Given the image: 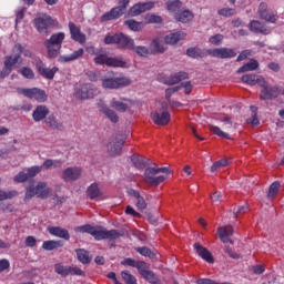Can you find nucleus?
I'll list each match as a JSON object with an SVG mask.
<instances>
[{"label":"nucleus","instance_id":"obj_1","mask_svg":"<svg viewBox=\"0 0 284 284\" xmlns=\"http://www.w3.org/2000/svg\"><path fill=\"white\" fill-rule=\"evenodd\" d=\"M75 232H80L82 234H89L91 235L94 241H104V240H110V241H114L118 240L120 237L124 236V231L122 230H106L105 227L102 226H92L91 224H84L81 226H78V229H75Z\"/></svg>","mask_w":284,"mask_h":284},{"label":"nucleus","instance_id":"obj_2","mask_svg":"<svg viewBox=\"0 0 284 284\" xmlns=\"http://www.w3.org/2000/svg\"><path fill=\"white\" fill-rule=\"evenodd\" d=\"M65 40L64 32H55L44 40V48H47V57L49 59H57L61 54L63 41Z\"/></svg>","mask_w":284,"mask_h":284},{"label":"nucleus","instance_id":"obj_3","mask_svg":"<svg viewBox=\"0 0 284 284\" xmlns=\"http://www.w3.org/2000/svg\"><path fill=\"white\" fill-rule=\"evenodd\" d=\"M103 43L105 45H116L120 50H133L134 48V39L126 36L123 32L106 34L103 39Z\"/></svg>","mask_w":284,"mask_h":284},{"label":"nucleus","instance_id":"obj_4","mask_svg":"<svg viewBox=\"0 0 284 284\" xmlns=\"http://www.w3.org/2000/svg\"><path fill=\"white\" fill-rule=\"evenodd\" d=\"M130 1L131 0H116L118 6L110 9V11L104 12L100 17V22H108V21L116 20L120 17H122L126 12Z\"/></svg>","mask_w":284,"mask_h":284},{"label":"nucleus","instance_id":"obj_5","mask_svg":"<svg viewBox=\"0 0 284 284\" xmlns=\"http://www.w3.org/2000/svg\"><path fill=\"white\" fill-rule=\"evenodd\" d=\"M131 79L126 77L114 78L108 75L102 79V88L105 90H119V88H126V85H131Z\"/></svg>","mask_w":284,"mask_h":284},{"label":"nucleus","instance_id":"obj_6","mask_svg":"<svg viewBox=\"0 0 284 284\" xmlns=\"http://www.w3.org/2000/svg\"><path fill=\"white\" fill-rule=\"evenodd\" d=\"M125 140L126 136L124 134H115V136L106 144L108 154L111 158L121 155Z\"/></svg>","mask_w":284,"mask_h":284},{"label":"nucleus","instance_id":"obj_7","mask_svg":"<svg viewBox=\"0 0 284 284\" xmlns=\"http://www.w3.org/2000/svg\"><path fill=\"white\" fill-rule=\"evenodd\" d=\"M18 94H22L27 97V99H33L38 103H45L48 101V94L44 90L39 88H31V89H24V88H18Z\"/></svg>","mask_w":284,"mask_h":284},{"label":"nucleus","instance_id":"obj_8","mask_svg":"<svg viewBox=\"0 0 284 284\" xmlns=\"http://www.w3.org/2000/svg\"><path fill=\"white\" fill-rule=\"evenodd\" d=\"M93 62L95 65H106L108 68H126V62L120 58H110L106 54H98Z\"/></svg>","mask_w":284,"mask_h":284},{"label":"nucleus","instance_id":"obj_9","mask_svg":"<svg viewBox=\"0 0 284 284\" xmlns=\"http://www.w3.org/2000/svg\"><path fill=\"white\" fill-rule=\"evenodd\" d=\"M151 120L158 126H166L171 121V114L164 106L151 112Z\"/></svg>","mask_w":284,"mask_h":284},{"label":"nucleus","instance_id":"obj_10","mask_svg":"<svg viewBox=\"0 0 284 284\" xmlns=\"http://www.w3.org/2000/svg\"><path fill=\"white\" fill-rule=\"evenodd\" d=\"M54 24V20L51 16L42 13L33 19V27L40 33H48V29Z\"/></svg>","mask_w":284,"mask_h":284},{"label":"nucleus","instance_id":"obj_11","mask_svg":"<svg viewBox=\"0 0 284 284\" xmlns=\"http://www.w3.org/2000/svg\"><path fill=\"white\" fill-rule=\"evenodd\" d=\"M158 175L156 168H146L144 170V181L151 186H159L168 180L166 175Z\"/></svg>","mask_w":284,"mask_h":284},{"label":"nucleus","instance_id":"obj_12","mask_svg":"<svg viewBox=\"0 0 284 284\" xmlns=\"http://www.w3.org/2000/svg\"><path fill=\"white\" fill-rule=\"evenodd\" d=\"M260 88H262L260 94L261 101H273V99H277L281 94L280 87H270L266 80H264V85H261Z\"/></svg>","mask_w":284,"mask_h":284},{"label":"nucleus","instance_id":"obj_13","mask_svg":"<svg viewBox=\"0 0 284 284\" xmlns=\"http://www.w3.org/2000/svg\"><path fill=\"white\" fill-rule=\"evenodd\" d=\"M22 62V58L20 53H17L16 55H7L4 58V68L2 69V71L0 72V79H6V77H9V74H11L14 65H17V63Z\"/></svg>","mask_w":284,"mask_h":284},{"label":"nucleus","instance_id":"obj_14","mask_svg":"<svg viewBox=\"0 0 284 284\" xmlns=\"http://www.w3.org/2000/svg\"><path fill=\"white\" fill-rule=\"evenodd\" d=\"M205 52L209 57H213L214 59H234L237 54L230 48L206 49Z\"/></svg>","mask_w":284,"mask_h":284},{"label":"nucleus","instance_id":"obj_15","mask_svg":"<svg viewBox=\"0 0 284 284\" xmlns=\"http://www.w3.org/2000/svg\"><path fill=\"white\" fill-rule=\"evenodd\" d=\"M98 94V89L93 87L91 83H84L80 85V89L75 91V99L85 100V99H94Z\"/></svg>","mask_w":284,"mask_h":284},{"label":"nucleus","instance_id":"obj_16","mask_svg":"<svg viewBox=\"0 0 284 284\" xmlns=\"http://www.w3.org/2000/svg\"><path fill=\"white\" fill-rule=\"evenodd\" d=\"M82 176V169L79 166H69L62 171V181L70 183L80 180Z\"/></svg>","mask_w":284,"mask_h":284},{"label":"nucleus","instance_id":"obj_17","mask_svg":"<svg viewBox=\"0 0 284 284\" xmlns=\"http://www.w3.org/2000/svg\"><path fill=\"white\" fill-rule=\"evenodd\" d=\"M36 70H38V74H40V77H43L44 79L49 80L54 79L57 72H59L58 67L49 69L41 60L36 61Z\"/></svg>","mask_w":284,"mask_h":284},{"label":"nucleus","instance_id":"obj_18","mask_svg":"<svg viewBox=\"0 0 284 284\" xmlns=\"http://www.w3.org/2000/svg\"><path fill=\"white\" fill-rule=\"evenodd\" d=\"M155 6L154 1H146V2H138L135 4H133L130 9H129V14L132 17H138L143 12H146L148 10L153 9Z\"/></svg>","mask_w":284,"mask_h":284},{"label":"nucleus","instance_id":"obj_19","mask_svg":"<svg viewBox=\"0 0 284 284\" xmlns=\"http://www.w3.org/2000/svg\"><path fill=\"white\" fill-rule=\"evenodd\" d=\"M69 32L71 33V39L75 41V43H80V45H84V43H87V36L74 22H69Z\"/></svg>","mask_w":284,"mask_h":284},{"label":"nucleus","instance_id":"obj_20","mask_svg":"<svg viewBox=\"0 0 284 284\" xmlns=\"http://www.w3.org/2000/svg\"><path fill=\"white\" fill-rule=\"evenodd\" d=\"M257 12L261 19L271 23H276L280 18L277 14L268 10V6L265 2L260 3Z\"/></svg>","mask_w":284,"mask_h":284},{"label":"nucleus","instance_id":"obj_21","mask_svg":"<svg viewBox=\"0 0 284 284\" xmlns=\"http://www.w3.org/2000/svg\"><path fill=\"white\" fill-rule=\"evenodd\" d=\"M49 114H50V109L44 104H40L36 106V109L33 110V113H31V118H33V122L40 123L45 121Z\"/></svg>","mask_w":284,"mask_h":284},{"label":"nucleus","instance_id":"obj_22","mask_svg":"<svg viewBox=\"0 0 284 284\" xmlns=\"http://www.w3.org/2000/svg\"><path fill=\"white\" fill-rule=\"evenodd\" d=\"M128 195L135 200V207L139 211H144L148 209V203L145 199L141 195V193L134 189L128 190Z\"/></svg>","mask_w":284,"mask_h":284},{"label":"nucleus","instance_id":"obj_23","mask_svg":"<svg viewBox=\"0 0 284 284\" xmlns=\"http://www.w3.org/2000/svg\"><path fill=\"white\" fill-rule=\"evenodd\" d=\"M196 254L206 263L209 264H213L214 263V257L212 255V253L204 247L201 243H194L193 245Z\"/></svg>","mask_w":284,"mask_h":284},{"label":"nucleus","instance_id":"obj_24","mask_svg":"<svg viewBox=\"0 0 284 284\" xmlns=\"http://www.w3.org/2000/svg\"><path fill=\"white\" fill-rule=\"evenodd\" d=\"M234 229L232 225H225L217 229V235L222 243H230L233 244V240L230 237L233 236Z\"/></svg>","mask_w":284,"mask_h":284},{"label":"nucleus","instance_id":"obj_25","mask_svg":"<svg viewBox=\"0 0 284 284\" xmlns=\"http://www.w3.org/2000/svg\"><path fill=\"white\" fill-rule=\"evenodd\" d=\"M36 196L40 200H47L52 193V189L48 186L47 182H38V185L34 186Z\"/></svg>","mask_w":284,"mask_h":284},{"label":"nucleus","instance_id":"obj_26","mask_svg":"<svg viewBox=\"0 0 284 284\" xmlns=\"http://www.w3.org/2000/svg\"><path fill=\"white\" fill-rule=\"evenodd\" d=\"M241 81L242 83H246V85H265V78L256 74H244Z\"/></svg>","mask_w":284,"mask_h":284},{"label":"nucleus","instance_id":"obj_27","mask_svg":"<svg viewBox=\"0 0 284 284\" xmlns=\"http://www.w3.org/2000/svg\"><path fill=\"white\" fill-rule=\"evenodd\" d=\"M83 54H84V49L80 48L73 51V53L71 54L60 55L58 58V63H72V61H78V59H82Z\"/></svg>","mask_w":284,"mask_h":284},{"label":"nucleus","instance_id":"obj_28","mask_svg":"<svg viewBox=\"0 0 284 284\" xmlns=\"http://www.w3.org/2000/svg\"><path fill=\"white\" fill-rule=\"evenodd\" d=\"M248 29L254 33H261V34H265V36H267L272 32L271 28H268L267 26H265L264 23H262L257 20L251 21L248 24Z\"/></svg>","mask_w":284,"mask_h":284},{"label":"nucleus","instance_id":"obj_29","mask_svg":"<svg viewBox=\"0 0 284 284\" xmlns=\"http://www.w3.org/2000/svg\"><path fill=\"white\" fill-rule=\"evenodd\" d=\"M185 79H189V73L180 71L171 74L163 83L164 85H176V83H180V81H184Z\"/></svg>","mask_w":284,"mask_h":284},{"label":"nucleus","instance_id":"obj_30","mask_svg":"<svg viewBox=\"0 0 284 284\" xmlns=\"http://www.w3.org/2000/svg\"><path fill=\"white\" fill-rule=\"evenodd\" d=\"M48 231L52 236L62 239L64 241H70V233L67 229L61 226H49Z\"/></svg>","mask_w":284,"mask_h":284},{"label":"nucleus","instance_id":"obj_31","mask_svg":"<svg viewBox=\"0 0 284 284\" xmlns=\"http://www.w3.org/2000/svg\"><path fill=\"white\" fill-rule=\"evenodd\" d=\"M149 50L151 55L164 54V52H166V48L164 47V43L158 38L151 41Z\"/></svg>","mask_w":284,"mask_h":284},{"label":"nucleus","instance_id":"obj_32","mask_svg":"<svg viewBox=\"0 0 284 284\" xmlns=\"http://www.w3.org/2000/svg\"><path fill=\"white\" fill-rule=\"evenodd\" d=\"M185 37H186V33H184L182 31L170 33L164 37V43H166L168 45H176V43H179V41L185 39Z\"/></svg>","mask_w":284,"mask_h":284},{"label":"nucleus","instance_id":"obj_33","mask_svg":"<svg viewBox=\"0 0 284 284\" xmlns=\"http://www.w3.org/2000/svg\"><path fill=\"white\" fill-rule=\"evenodd\" d=\"M44 123H47V126L53 131L63 130V123L55 118L54 113L49 114V116L44 119Z\"/></svg>","mask_w":284,"mask_h":284},{"label":"nucleus","instance_id":"obj_34","mask_svg":"<svg viewBox=\"0 0 284 284\" xmlns=\"http://www.w3.org/2000/svg\"><path fill=\"white\" fill-rule=\"evenodd\" d=\"M103 195L102 191L99 187L98 183H91L88 187H87V197H89V200L94 201L99 197H101Z\"/></svg>","mask_w":284,"mask_h":284},{"label":"nucleus","instance_id":"obj_35","mask_svg":"<svg viewBox=\"0 0 284 284\" xmlns=\"http://www.w3.org/2000/svg\"><path fill=\"white\" fill-rule=\"evenodd\" d=\"M64 243L61 240H48L42 242V250L47 251V252H51L58 248L63 247Z\"/></svg>","mask_w":284,"mask_h":284},{"label":"nucleus","instance_id":"obj_36","mask_svg":"<svg viewBox=\"0 0 284 284\" xmlns=\"http://www.w3.org/2000/svg\"><path fill=\"white\" fill-rule=\"evenodd\" d=\"M100 112L104 114V116L113 124L119 123V115L116 114L115 111L111 110L106 105L100 106Z\"/></svg>","mask_w":284,"mask_h":284},{"label":"nucleus","instance_id":"obj_37","mask_svg":"<svg viewBox=\"0 0 284 284\" xmlns=\"http://www.w3.org/2000/svg\"><path fill=\"white\" fill-rule=\"evenodd\" d=\"M75 254H78V261L84 265H88L92 262V256L85 248L75 250Z\"/></svg>","mask_w":284,"mask_h":284},{"label":"nucleus","instance_id":"obj_38","mask_svg":"<svg viewBox=\"0 0 284 284\" xmlns=\"http://www.w3.org/2000/svg\"><path fill=\"white\" fill-rule=\"evenodd\" d=\"M194 14L190 10H184L182 12H176L174 14V19L182 23H187L189 21L193 20Z\"/></svg>","mask_w":284,"mask_h":284},{"label":"nucleus","instance_id":"obj_39","mask_svg":"<svg viewBox=\"0 0 284 284\" xmlns=\"http://www.w3.org/2000/svg\"><path fill=\"white\" fill-rule=\"evenodd\" d=\"M186 54L191 57V59H204V57H207L209 53L206 50L203 51L199 48H189L186 50Z\"/></svg>","mask_w":284,"mask_h":284},{"label":"nucleus","instance_id":"obj_40","mask_svg":"<svg viewBox=\"0 0 284 284\" xmlns=\"http://www.w3.org/2000/svg\"><path fill=\"white\" fill-rule=\"evenodd\" d=\"M132 52H134L138 57H142L143 59H146L151 55V50L149 47L145 45H136L133 44V48L131 49Z\"/></svg>","mask_w":284,"mask_h":284},{"label":"nucleus","instance_id":"obj_41","mask_svg":"<svg viewBox=\"0 0 284 284\" xmlns=\"http://www.w3.org/2000/svg\"><path fill=\"white\" fill-rule=\"evenodd\" d=\"M260 63L257 60H251L250 62L243 64L237 73L242 74L243 72H253L254 70H257Z\"/></svg>","mask_w":284,"mask_h":284},{"label":"nucleus","instance_id":"obj_42","mask_svg":"<svg viewBox=\"0 0 284 284\" xmlns=\"http://www.w3.org/2000/svg\"><path fill=\"white\" fill-rule=\"evenodd\" d=\"M55 274L68 277L70 275V265H64L63 263H55L53 266Z\"/></svg>","mask_w":284,"mask_h":284},{"label":"nucleus","instance_id":"obj_43","mask_svg":"<svg viewBox=\"0 0 284 284\" xmlns=\"http://www.w3.org/2000/svg\"><path fill=\"white\" fill-rule=\"evenodd\" d=\"M209 130L211 133H213L214 135H216L220 139H225V140H231V136L227 132H224L221 128L216 126V125H209Z\"/></svg>","mask_w":284,"mask_h":284},{"label":"nucleus","instance_id":"obj_44","mask_svg":"<svg viewBox=\"0 0 284 284\" xmlns=\"http://www.w3.org/2000/svg\"><path fill=\"white\" fill-rule=\"evenodd\" d=\"M13 52H18V54H22V57H27V59H31L32 57L30 49L23 47L21 43H16L13 45Z\"/></svg>","mask_w":284,"mask_h":284},{"label":"nucleus","instance_id":"obj_45","mask_svg":"<svg viewBox=\"0 0 284 284\" xmlns=\"http://www.w3.org/2000/svg\"><path fill=\"white\" fill-rule=\"evenodd\" d=\"M110 108H113V110H116V112H126L128 104L118 101L115 98H112L110 101Z\"/></svg>","mask_w":284,"mask_h":284},{"label":"nucleus","instance_id":"obj_46","mask_svg":"<svg viewBox=\"0 0 284 284\" xmlns=\"http://www.w3.org/2000/svg\"><path fill=\"white\" fill-rule=\"evenodd\" d=\"M18 74L24 77V79L32 80L36 77L34 71L30 67H22L18 69Z\"/></svg>","mask_w":284,"mask_h":284},{"label":"nucleus","instance_id":"obj_47","mask_svg":"<svg viewBox=\"0 0 284 284\" xmlns=\"http://www.w3.org/2000/svg\"><path fill=\"white\" fill-rule=\"evenodd\" d=\"M183 3L181 0H168L166 1V10L170 12H176L182 8Z\"/></svg>","mask_w":284,"mask_h":284},{"label":"nucleus","instance_id":"obj_48","mask_svg":"<svg viewBox=\"0 0 284 284\" xmlns=\"http://www.w3.org/2000/svg\"><path fill=\"white\" fill-rule=\"evenodd\" d=\"M280 189H281V183L278 181L273 182L268 187L267 197L274 199L278 194Z\"/></svg>","mask_w":284,"mask_h":284},{"label":"nucleus","instance_id":"obj_49","mask_svg":"<svg viewBox=\"0 0 284 284\" xmlns=\"http://www.w3.org/2000/svg\"><path fill=\"white\" fill-rule=\"evenodd\" d=\"M131 163L138 170H143L145 168L144 160L142 159V156H139V155H132L131 156Z\"/></svg>","mask_w":284,"mask_h":284},{"label":"nucleus","instance_id":"obj_50","mask_svg":"<svg viewBox=\"0 0 284 284\" xmlns=\"http://www.w3.org/2000/svg\"><path fill=\"white\" fill-rule=\"evenodd\" d=\"M121 277H122V280L124 281L125 284H136L138 283L136 277L128 271H122L121 272Z\"/></svg>","mask_w":284,"mask_h":284},{"label":"nucleus","instance_id":"obj_51","mask_svg":"<svg viewBox=\"0 0 284 284\" xmlns=\"http://www.w3.org/2000/svg\"><path fill=\"white\" fill-rule=\"evenodd\" d=\"M18 196V191H9L6 192L3 190H0V202L7 201V200H12Z\"/></svg>","mask_w":284,"mask_h":284},{"label":"nucleus","instance_id":"obj_52","mask_svg":"<svg viewBox=\"0 0 284 284\" xmlns=\"http://www.w3.org/2000/svg\"><path fill=\"white\" fill-rule=\"evenodd\" d=\"M124 24L132 31H140L142 29V22H138L133 19L125 20Z\"/></svg>","mask_w":284,"mask_h":284},{"label":"nucleus","instance_id":"obj_53","mask_svg":"<svg viewBox=\"0 0 284 284\" xmlns=\"http://www.w3.org/2000/svg\"><path fill=\"white\" fill-rule=\"evenodd\" d=\"M42 171V166L33 165L29 169H27V175L29 176V180L34 179L37 175H39Z\"/></svg>","mask_w":284,"mask_h":284},{"label":"nucleus","instance_id":"obj_54","mask_svg":"<svg viewBox=\"0 0 284 284\" xmlns=\"http://www.w3.org/2000/svg\"><path fill=\"white\" fill-rule=\"evenodd\" d=\"M34 196H37V191L33 185H29L24 192V203L30 202Z\"/></svg>","mask_w":284,"mask_h":284},{"label":"nucleus","instance_id":"obj_55","mask_svg":"<svg viewBox=\"0 0 284 284\" xmlns=\"http://www.w3.org/2000/svg\"><path fill=\"white\" fill-rule=\"evenodd\" d=\"M34 196H37V191L33 185H29L24 192V203L30 202Z\"/></svg>","mask_w":284,"mask_h":284},{"label":"nucleus","instance_id":"obj_56","mask_svg":"<svg viewBox=\"0 0 284 284\" xmlns=\"http://www.w3.org/2000/svg\"><path fill=\"white\" fill-rule=\"evenodd\" d=\"M29 180L30 178L28 176V172L26 173L24 171H20L16 176H13V182L16 183H26Z\"/></svg>","mask_w":284,"mask_h":284},{"label":"nucleus","instance_id":"obj_57","mask_svg":"<svg viewBox=\"0 0 284 284\" xmlns=\"http://www.w3.org/2000/svg\"><path fill=\"white\" fill-rule=\"evenodd\" d=\"M135 252L139 253L141 256H144V257H149V258L153 257V253H152L151 248H149L146 246L135 247Z\"/></svg>","mask_w":284,"mask_h":284},{"label":"nucleus","instance_id":"obj_58","mask_svg":"<svg viewBox=\"0 0 284 284\" xmlns=\"http://www.w3.org/2000/svg\"><path fill=\"white\" fill-rule=\"evenodd\" d=\"M219 121L222 123L223 130L229 131L233 129V121L230 116L221 118Z\"/></svg>","mask_w":284,"mask_h":284},{"label":"nucleus","instance_id":"obj_59","mask_svg":"<svg viewBox=\"0 0 284 284\" xmlns=\"http://www.w3.org/2000/svg\"><path fill=\"white\" fill-rule=\"evenodd\" d=\"M139 274L142 276L144 273L149 271V265L144 261H136L135 267Z\"/></svg>","mask_w":284,"mask_h":284},{"label":"nucleus","instance_id":"obj_60","mask_svg":"<svg viewBox=\"0 0 284 284\" xmlns=\"http://www.w3.org/2000/svg\"><path fill=\"white\" fill-rule=\"evenodd\" d=\"M236 13V10L233 8H222L220 10H217V14L229 18L232 17Z\"/></svg>","mask_w":284,"mask_h":284},{"label":"nucleus","instance_id":"obj_61","mask_svg":"<svg viewBox=\"0 0 284 284\" xmlns=\"http://www.w3.org/2000/svg\"><path fill=\"white\" fill-rule=\"evenodd\" d=\"M69 275L85 277V271H83L82 268H80L78 266H70Z\"/></svg>","mask_w":284,"mask_h":284},{"label":"nucleus","instance_id":"obj_62","mask_svg":"<svg viewBox=\"0 0 284 284\" xmlns=\"http://www.w3.org/2000/svg\"><path fill=\"white\" fill-rule=\"evenodd\" d=\"M223 40H224V36L217 33L209 38V43H212V45H221Z\"/></svg>","mask_w":284,"mask_h":284},{"label":"nucleus","instance_id":"obj_63","mask_svg":"<svg viewBox=\"0 0 284 284\" xmlns=\"http://www.w3.org/2000/svg\"><path fill=\"white\" fill-rule=\"evenodd\" d=\"M143 280H145L146 282H149L150 284L152 282H154L158 277L155 275V273L153 271L148 270L146 272H144L142 275Z\"/></svg>","mask_w":284,"mask_h":284},{"label":"nucleus","instance_id":"obj_64","mask_svg":"<svg viewBox=\"0 0 284 284\" xmlns=\"http://www.w3.org/2000/svg\"><path fill=\"white\" fill-rule=\"evenodd\" d=\"M179 90H181V87H172V88H168L165 89V99L166 101H172V97L173 94H175V92H179Z\"/></svg>","mask_w":284,"mask_h":284}]
</instances>
